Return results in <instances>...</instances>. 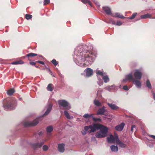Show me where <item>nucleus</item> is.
Listing matches in <instances>:
<instances>
[{
  "label": "nucleus",
  "instance_id": "f257e3e1",
  "mask_svg": "<svg viewBox=\"0 0 155 155\" xmlns=\"http://www.w3.org/2000/svg\"><path fill=\"white\" fill-rule=\"evenodd\" d=\"M86 129L87 128H91V130L88 131L89 133H91L95 132L96 130H100V131L107 136V134L108 132V128L106 127L98 124H94L90 125V127H86Z\"/></svg>",
  "mask_w": 155,
  "mask_h": 155
},
{
  "label": "nucleus",
  "instance_id": "f03ea898",
  "mask_svg": "<svg viewBox=\"0 0 155 155\" xmlns=\"http://www.w3.org/2000/svg\"><path fill=\"white\" fill-rule=\"evenodd\" d=\"M84 58H82V61H84L87 58H88L90 61H93L94 58L96 56L95 54L88 50L86 51L85 54H84Z\"/></svg>",
  "mask_w": 155,
  "mask_h": 155
},
{
  "label": "nucleus",
  "instance_id": "7ed1b4c3",
  "mask_svg": "<svg viewBox=\"0 0 155 155\" xmlns=\"http://www.w3.org/2000/svg\"><path fill=\"white\" fill-rule=\"evenodd\" d=\"M58 103L60 108L62 107L64 109L69 110L71 108V107L69 105L68 103L65 100H60L58 101Z\"/></svg>",
  "mask_w": 155,
  "mask_h": 155
},
{
  "label": "nucleus",
  "instance_id": "20e7f679",
  "mask_svg": "<svg viewBox=\"0 0 155 155\" xmlns=\"http://www.w3.org/2000/svg\"><path fill=\"white\" fill-rule=\"evenodd\" d=\"M108 142L110 143H114L115 142L117 143V140L119 139L118 137L116 134L114 136L112 134L110 135L109 137H107Z\"/></svg>",
  "mask_w": 155,
  "mask_h": 155
},
{
  "label": "nucleus",
  "instance_id": "39448f33",
  "mask_svg": "<svg viewBox=\"0 0 155 155\" xmlns=\"http://www.w3.org/2000/svg\"><path fill=\"white\" fill-rule=\"evenodd\" d=\"M14 102V101L12 100L9 101L6 104L3 105V107L5 109L7 110L8 109H13L14 108L13 104Z\"/></svg>",
  "mask_w": 155,
  "mask_h": 155
},
{
  "label": "nucleus",
  "instance_id": "423d86ee",
  "mask_svg": "<svg viewBox=\"0 0 155 155\" xmlns=\"http://www.w3.org/2000/svg\"><path fill=\"white\" fill-rule=\"evenodd\" d=\"M38 119H36L32 121H27L24 124L25 126H33L37 125L39 123Z\"/></svg>",
  "mask_w": 155,
  "mask_h": 155
},
{
  "label": "nucleus",
  "instance_id": "0eeeda50",
  "mask_svg": "<svg viewBox=\"0 0 155 155\" xmlns=\"http://www.w3.org/2000/svg\"><path fill=\"white\" fill-rule=\"evenodd\" d=\"M135 79L132 74H130L126 76V78L123 80V81L124 82H126L127 81H132L133 83H134V81H135Z\"/></svg>",
  "mask_w": 155,
  "mask_h": 155
},
{
  "label": "nucleus",
  "instance_id": "6e6552de",
  "mask_svg": "<svg viewBox=\"0 0 155 155\" xmlns=\"http://www.w3.org/2000/svg\"><path fill=\"white\" fill-rule=\"evenodd\" d=\"M134 75L135 80H140L142 77V73L139 70H136L135 72Z\"/></svg>",
  "mask_w": 155,
  "mask_h": 155
},
{
  "label": "nucleus",
  "instance_id": "1a4fd4ad",
  "mask_svg": "<svg viewBox=\"0 0 155 155\" xmlns=\"http://www.w3.org/2000/svg\"><path fill=\"white\" fill-rule=\"evenodd\" d=\"M124 125L125 124L124 123H122L116 126L115 127V129L117 130L121 131L123 129Z\"/></svg>",
  "mask_w": 155,
  "mask_h": 155
},
{
  "label": "nucleus",
  "instance_id": "9d476101",
  "mask_svg": "<svg viewBox=\"0 0 155 155\" xmlns=\"http://www.w3.org/2000/svg\"><path fill=\"white\" fill-rule=\"evenodd\" d=\"M44 143V142H42L40 143H34L32 145V147L34 148H40L42 147V145Z\"/></svg>",
  "mask_w": 155,
  "mask_h": 155
},
{
  "label": "nucleus",
  "instance_id": "9b49d317",
  "mask_svg": "<svg viewBox=\"0 0 155 155\" xmlns=\"http://www.w3.org/2000/svg\"><path fill=\"white\" fill-rule=\"evenodd\" d=\"M86 76L88 77L91 76L93 73V70L90 68H87L85 70Z\"/></svg>",
  "mask_w": 155,
  "mask_h": 155
},
{
  "label": "nucleus",
  "instance_id": "f8f14e48",
  "mask_svg": "<svg viewBox=\"0 0 155 155\" xmlns=\"http://www.w3.org/2000/svg\"><path fill=\"white\" fill-rule=\"evenodd\" d=\"M102 8L103 10L107 15H110L111 14H112L111 13V9L108 7H103Z\"/></svg>",
  "mask_w": 155,
  "mask_h": 155
},
{
  "label": "nucleus",
  "instance_id": "ddd939ff",
  "mask_svg": "<svg viewBox=\"0 0 155 155\" xmlns=\"http://www.w3.org/2000/svg\"><path fill=\"white\" fill-rule=\"evenodd\" d=\"M106 110L103 108H100L98 109L97 114V115H104L105 116H107V114H105L104 113L106 111Z\"/></svg>",
  "mask_w": 155,
  "mask_h": 155
},
{
  "label": "nucleus",
  "instance_id": "4468645a",
  "mask_svg": "<svg viewBox=\"0 0 155 155\" xmlns=\"http://www.w3.org/2000/svg\"><path fill=\"white\" fill-rule=\"evenodd\" d=\"M64 146L65 145L63 143L59 144L58 145V149L60 152L61 153L64 152Z\"/></svg>",
  "mask_w": 155,
  "mask_h": 155
},
{
  "label": "nucleus",
  "instance_id": "2eb2a0df",
  "mask_svg": "<svg viewBox=\"0 0 155 155\" xmlns=\"http://www.w3.org/2000/svg\"><path fill=\"white\" fill-rule=\"evenodd\" d=\"M37 55V54H36L34 53H30L26 54L25 57H28V60L29 61H31V60L30 59V58H32L35 56H36Z\"/></svg>",
  "mask_w": 155,
  "mask_h": 155
},
{
  "label": "nucleus",
  "instance_id": "dca6fc26",
  "mask_svg": "<svg viewBox=\"0 0 155 155\" xmlns=\"http://www.w3.org/2000/svg\"><path fill=\"white\" fill-rule=\"evenodd\" d=\"M96 136L97 138H102L105 137L106 135L100 131H98L96 134Z\"/></svg>",
  "mask_w": 155,
  "mask_h": 155
},
{
  "label": "nucleus",
  "instance_id": "f3484780",
  "mask_svg": "<svg viewBox=\"0 0 155 155\" xmlns=\"http://www.w3.org/2000/svg\"><path fill=\"white\" fill-rule=\"evenodd\" d=\"M107 104L112 110H116L119 108V107L115 104L108 103Z\"/></svg>",
  "mask_w": 155,
  "mask_h": 155
},
{
  "label": "nucleus",
  "instance_id": "a211bd4d",
  "mask_svg": "<svg viewBox=\"0 0 155 155\" xmlns=\"http://www.w3.org/2000/svg\"><path fill=\"white\" fill-rule=\"evenodd\" d=\"M52 107V106L51 104H49V105L46 111L43 115V116L47 115L49 113L51 110Z\"/></svg>",
  "mask_w": 155,
  "mask_h": 155
},
{
  "label": "nucleus",
  "instance_id": "6ab92c4d",
  "mask_svg": "<svg viewBox=\"0 0 155 155\" xmlns=\"http://www.w3.org/2000/svg\"><path fill=\"white\" fill-rule=\"evenodd\" d=\"M111 16L113 17H117L122 19H124L125 18L124 16L118 13H116L114 14H112Z\"/></svg>",
  "mask_w": 155,
  "mask_h": 155
},
{
  "label": "nucleus",
  "instance_id": "aec40b11",
  "mask_svg": "<svg viewBox=\"0 0 155 155\" xmlns=\"http://www.w3.org/2000/svg\"><path fill=\"white\" fill-rule=\"evenodd\" d=\"M110 148L112 152H117L118 151V148L117 146L111 145L110 146Z\"/></svg>",
  "mask_w": 155,
  "mask_h": 155
},
{
  "label": "nucleus",
  "instance_id": "412c9836",
  "mask_svg": "<svg viewBox=\"0 0 155 155\" xmlns=\"http://www.w3.org/2000/svg\"><path fill=\"white\" fill-rule=\"evenodd\" d=\"M116 144L119 146V147L121 148H124L126 147L125 144L122 143L119 139L116 143Z\"/></svg>",
  "mask_w": 155,
  "mask_h": 155
},
{
  "label": "nucleus",
  "instance_id": "4be33fe9",
  "mask_svg": "<svg viewBox=\"0 0 155 155\" xmlns=\"http://www.w3.org/2000/svg\"><path fill=\"white\" fill-rule=\"evenodd\" d=\"M15 90L14 88H11L7 92V94L9 96L13 95V94L15 92Z\"/></svg>",
  "mask_w": 155,
  "mask_h": 155
},
{
  "label": "nucleus",
  "instance_id": "5701e85b",
  "mask_svg": "<svg viewBox=\"0 0 155 155\" xmlns=\"http://www.w3.org/2000/svg\"><path fill=\"white\" fill-rule=\"evenodd\" d=\"M134 83L137 87H140L141 86V83L137 80L135 79V81H134Z\"/></svg>",
  "mask_w": 155,
  "mask_h": 155
},
{
  "label": "nucleus",
  "instance_id": "b1692460",
  "mask_svg": "<svg viewBox=\"0 0 155 155\" xmlns=\"http://www.w3.org/2000/svg\"><path fill=\"white\" fill-rule=\"evenodd\" d=\"M47 89L48 91H51L53 90V87L52 85V84H48Z\"/></svg>",
  "mask_w": 155,
  "mask_h": 155
},
{
  "label": "nucleus",
  "instance_id": "393cba45",
  "mask_svg": "<svg viewBox=\"0 0 155 155\" xmlns=\"http://www.w3.org/2000/svg\"><path fill=\"white\" fill-rule=\"evenodd\" d=\"M53 130V127L52 126H50L47 127L46 130L47 133H51Z\"/></svg>",
  "mask_w": 155,
  "mask_h": 155
},
{
  "label": "nucleus",
  "instance_id": "a878e982",
  "mask_svg": "<svg viewBox=\"0 0 155 155\" xmlns=\"http://www.w3.org/2000/svg\"><path fill=\"white\" fill-rule=\"evenodd\" d=\"M90 125H89V126H85L84 127V131L83 132H82V134L84 135H85V134H87V132H88V133H90L89 132H88V131H89V130H88L89 129H91V128H87V130H86V127H90Z\"/></svg>",
  "mask_w": 155,
  "mask_h": 155
},
{
  "label": "nucleus",
  "instance_id": "bb28decb",
  "mask_svg": "<svg viewBox=\"0 0 155 155\" xmlns=\"http://www.w3.org/2000/svg\"><path fill=\"white\" fill-rule=\"evenodd\" d=\"M151 17V15L149 14H147L145 15H143L141 16V18L142 19H144L147 18H150Z\"/></svg>",
  "mask_w": 155,
  "mask_h": 155
},
{
  "label": "nucleus",
  "instance_id": "cd10ccee",
  "mask_svg": "<svg viewBox=\"0 0 155 155\" xmlns=\"http://www.w3.org/2000/svg\"><path fill=\"white\" fill-rule=\"evenodd\" d=\"M24 63V62L23 61L21 60H20L18 61H16L15 62H13L12 63V64H21Z\"/></svg>",
  "mask_w": 155,
  "mask_h": 155
},
{
  "label": "nucleus",
  "instance_id": "c85d7f7f",
  "mask_svg": "<svg viewBox=\"0 0 155 155\" xmlns=\"http://www.w3.org/2000/svg\"><path fill=\"white\" fill-rule=\"evenodd\" d=\"M64 115L65 117L68 119H71V117L67 111H64Z\"/></svg>",
  "mask_w": 155,
  "mask_h": 155
},
{
  "label": "nucleus",
  "instance_id": "c756f323",
  "mask_svg": "<svg viewBox=\"0 0 155 155\" xmlns=\"http://www.w3.org/2000/svg\"><path fill=\"white\" fill-rule=\"evenodd\" d=\"M104 80L105 83H107L109 81V78L107 76H103L102 78Z\"/></svg>",
  "mask_w": 155,
  "mask_h": 155
},
{
  "label": "nucleus",
  "instance_id": "7c9ffc66",
  "mask_svg": "<svg viewBox=\"0 0 155 155\" xmlns=\"http://www.w3.org/2000/svg\"><path fill=\"white\" fill-rule=\"evenodd\" d=\"M81 2L84 4L88 3V4L91 6V3L89 0H81Z\"/></svg>",
  "mask_w": 155,
  "mask_h": 155
},
{
  "label": "nucleus",
  "instance_id": "2f4dec72",
  "mask_svg": "<svg viewBox=\"0 0 155 155\" xmlns=\"http://www.w3.org/2000/svg\"><path fill=\"white\" fill-rule=\"evenodd\" d=\"M93 114H84L83 116V117L86 118H88L89 117H92L93 115Z\"/></svg>",
  "mask_w": 155,
  "mask_h": 155
},
{
  "label": "nucleus",
  "instance_id": "473e14b6",
  "mask_svg": "<svg viewBox=\"0 0 155 155\" xmlns=\"http://www.w3.org/2000/svg\"><path fill=\"white\" fill-rule=\"evenodd\" d=\"M92 118L94 121L95 122H96L97 121L100 122L101 121V119L98 118H95L94 117L93 115Z\"/></svg>",
  "mask_w": 155,
  "mask_h": 155
},
{
  "label": "nucleus",
  "instance_id": "72a5a7b5",
  "mask_svg": "<svg viewBox=\"0 0 155 155\" xmlns=\"http://www.w3.org/2000/svg\"><path fill=\"white\" fill-rule=\"evenodd\" d=\"M94 104L97 106H99L101 105V103L97 100H95L94 101Z\"/></svg>",
  "mask_w": 155,
  "mask_h": 155
},
{
  "label": "nucleus",
  "instance_id": "f704fd0d",
  "mask_svg": "<svg viewBox=\"0 0 155 155\" xmlns=\"http://www.w3.org/2000/svg\"><path fill=\"white\" fill-rule=\"evenodd\" d=\"M146 85L147 87L149 88H151V85L150 82L149 80H147L146 81Z\"/></svg>",
  "mask_w": 155,
  "mask_h": 155
},
{
  "label": "nucleus",
  "instance_id": "c9c22d12",
  "mask_svg": "<svg viewBox=\"0 0 155 155\" xmlns=\"http://www.w3.org/2000/svg\"><path fill=\"white\" fill-rule=\"evenodd\" d=\"M137 15V13H134L132 14V16L131 17H128V18L130 19H133Z\"/></svg>",
  "mask_w": 155,
  "mask_h": 155
},
{
  "label": "nucleus",
  "instance_id": "e433bc0d",
  "mask_svg": "<svg viewBox=\"0 0 155 155\" xmlns=\"http://www.w3.org/2000/svg\"><path fill=\"white\" fill-rule=\"evenodd\" d=\"M32 16L31 15H29L28 14H26L25 15V18L27 19H30L32 18Z\"/></svg>",
  "mask_w": 155,
  "mask_h": 155
},
{
  "label": "nucleus",
  "instance_id": "4c0bfd02",
  "mask_svg": "<svg viewBox=\"0 0 155 155\" xmlns=\"http://www.w3.org/2000/svg\"><path fill=\"white\" fill-rule=\"evenodd\" d=\"M52 63L54 65L56 66L58 64V62L55 59H54L51 61Z\"/></svg>",
  "mask_w": 155,
  "mask_h": 155
},
{
  "label": "nucleus",
  "instance_id": "58836bf2",
  "mask_svg": "<svg viewBox=\"0 0 155 155\" xmlns=\"http://www.w3.org/2000/svg\"><path fill=\"white\" fill-rule=\"evenodd\" d=\"M43 150L44 151L47 150L48 149V147L47 145H44L42 147Z\"/></svg>",
  "mask_w": 155,
  "mask_h": 155
},
{
  "label": "nucleus",
  "instance_id": "ea45409f",
  "mask_svg": "<svg viewBox=\"0 0 155 155\" xmlns=\"http://www.w3.org/2000/svg\"><path fill=\"white\" fill-rule=\"evenodd\" d=\"M50 2V0H45L44 2V5H45L49 3Z\"/></svg>",
  "mask_w": 155,
  "mask_h": 155
},
{
  "label": "nucleus",
  "instance_id": "a19ab883",
  "mask_svg": "<svg viewBox=\"0 0 155 155\" xmlns=\"http://www.w3.org/2000/svg\"><path fill=\"white\" fill-rule=\"evenodd\" d=\"M135 129V130H136V127L134 125H133L131 126V130L132 132H133L134 131V129Z\"/></svg>",
  "mask_w": 155,
  "mask_h": 155
},
{
  "label": "nucleus",
  "instance_id": "79ce46f5",
  "mask_svg": "<svg viewBox=\"0 0 155 155\" xmlns=\"http://www.w3.org/2000/svg\"><path fill=\"white\" fill-rule=\"evenodd\" d=\"M109 22L111 23L113 25H116V23L115 22L113 19H110L109 20Z\"/></svg>",
  "mask_w": 155,
  "mask_h": 155
},
{
  "label": "nucleus",
  "instance_id": "37998d69",
  "mask_svg": "<svg viewBox=\"0 0 155 155\" xmlns=\"http://www.w3.org/2000/svg\"><path fill=\"white\" fill-rule=\"evenodd\" d=\"M30 62H29V64L32 66H35L36 64V63L37 62H36V61L35 62H34L33 61H30Z\"/></svg>",
  "mask_w": 155,
  "mask_h": 155
},
{
  "label": "nucleus",
  "instance_id": "c03bdc74",
  "mask_svg": "<svg viewBox=\"0 0 155 155\" xmlns=\"http://www.w3.org/2000/svg\"><path fill=\"white\" fill-rule=\"evenodd\" d=\"M122 23L120 21H117L115 25L120 26L122 25Z\"/></svg>",
  "mask_w": 155,
  "mask_h": 155
},
{
  "label": "nucleus",
  "instance_id": "a18cd8bd",
  "mask_svg": "<svg viewBox=\"0 0 155 155\" xmlns=\"http://www.w3.org/2000/svg\"><path fill=\"white\" fill-rule=\"evenodd\" d=\"M97 74L99 75L103 76V73L102 72L98 71L97 72Z\"/></svg>",
  "mask_w": 155,
  "mask_h": 155
},
{
  "label": "nucleus",
  "instance_id": "49530a36",
  "mask_svg": "<svg viewBox=\"0 0 155 155\" xmlns=\"http://www.w3.org/2000/svg\"><path fill=\"white\" fill-rule=\"evenodd\" d=\"M36 62L39 63L40 64H42L44 65L45 64L44 62L43 61H36Z\"/></svg>",
  "mask_w": 155,
  "mask_h": 155
},
{
  "label": "nucleus",
  "instance_id": "de8ad7c7",
  "mask_svg": "<svg viewBox=\"0 0 155 155\" xmlns=\"http://www.w3.org/2000/svg\"><path fill=\"white\" fill-rule=\"evenodd\" d=\"M123 89L126 91H127L128 90V87L127 85H125L123 87Z\"/></svg>",
  "mask_w": 155,
  "mask_h": 155
},
{
  "label": "nucleus",
  "instance_id": "09e8293b",
  "mask_svg": "<svg viewBox=\"0 0 155 155\" xmlns=\"http://www.w3.org/2000/svg\"><path fill=\"white\" fill-rule=\"evenodd\" d=\"M149 136L153 139H155V135H149Z\"/></svg>",
  "mask_w": 155,
  "mask_h": 155
},
{
  "label": "nucleus",
  "instance_id": "8fccbe9b",
  "mask_svg": "<svg viewBox=\"0 0 155 155\" xmlns=\"http://www.w3.org/2000/svg\"><path fill=\"white\" fill-rule=\"evenodd\" d=\"M152 94L153 96V97L154 100L155 101V93L153 92L152 93Z\"/></svg>",
  "mask_w": 155,
  "mask_h": 155
},
{
  "label": "nucleus",
  "instance_id": "3c124183",
  "mask_svg": "<svg viewBox=\"0 0 155 155\" xmlns=\"http://www.w3.org/2000/svg\"><path fill=\"white\" fill-rule=\"evenodd\" d=\"M35 67L36 68H39V67H38V66H37L36 65H35Z\"/></svg>",
  "mask_w": 155,
  "mask_h": 155
},
{
  "label": "nucleus",
  "instance_id": "603ef678",
  "mask_svg": "<svg viewBox=\"0 0 155 155\" xmlns=\"http://www.w3.org/2000/svg\"><path fill=\"white\" fill-rule=\"evenodd\" d=\"M106 107L104 106L102 108H103L104 109Z\"/></svg>",
  "mask_w": 155,
  "mask_h": 155
},
{
  "label": "nucleus",
  "instance_id": "864d4df0",
  "mask_svg": "<svg viewBox=\"0 0 155 155\" xmlns=\"http://www.w3.org/2000/svg\"><path fill=\"white\" fill-rule=\"evenodd\" d=\"M41 133H42V132H39V135H40L41 134Z\"/></svg>",
  "mask_w": 155,
  "mask_h": 155
},
{
  "label": "nucleus",
  "instance_id": "5fc2aeb1",
  "mask_svg": "<svg viewBox=\"0 0 155 155\" xmlns=\"http://www.w3.org/2000/svg\"><path fill=\"white\" fill-rule=\"evenodd\" d=\"M99 92V91H97V95H98V92Z\"/></svg>",
  "mask_w": 155,
  "mask_h": 155
},
{
  "label": "nucleus",
  "instance_id": "6e6d98bb",
  "mask_svg": "<svg viewBox=\"0 0 155 155\" xmlns=\"http://www.w3.org/2000/svg\"><path fill=\"white\" fill-rule=\"evenodd\" d=\"M40 57H41V55L39 56Z\"/></svg>",
  "mask_w": 155,
  "mask_h": 155
}]
</instances>
